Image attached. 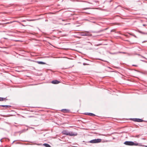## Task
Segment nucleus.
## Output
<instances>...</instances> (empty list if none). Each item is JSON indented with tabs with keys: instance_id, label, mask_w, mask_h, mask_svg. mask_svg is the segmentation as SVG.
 <instances>
[{
	"instance_id": "nucleus-9",
	"label": "nucleus",
	"mask_w": 147,
	"mask_h": 147,
	"mask_svg": "<svg viewBox=\"0 0 147 147\" xmlns=\"http://www.w3.org/2000/svg\"><path fill=\"white\" fill-rule=\"evenodd\" d=\"M33 61L34 62H35L36 63H37L39 64L44 65V64H46V63L45 62H44L42 61Z\"/></svg>"
},
{
	"instance_id": "nucleus-44",
	"label": "nucleus",
	"mask_w": 147,
	"mask_h": 147,
	"mask_svg": "<svg viewBox=\"0 0 147 147\" xmlns=\"http://www.w3.org/2000/svg\"><path fill=\"white\" fill-rule=\"evenodd\" d=\"M31 84L29 85H31ZM28 86H29V85H28Z\"/></svg>"
},
{
	"instance_id": "nucleus-5",
	"label": "nucleus",
	"mask_w": 147,
	"mask_h": 147,
	"mask_svg": "<svg viewBox=\"0 0 147 147\" xmlns=\"http://www.w3.org/2000/svg\"><path fill=\"white\" fill-rule=\"evenodd\" d=\"M130 120L134 122H145L147 123V121L143 120L142 119L137 118H130Z\"/></svg>"
},
{
	"instance_id": "nucleus-42",
	"label": "nucleus",
	"mask_w": 147,
	"mask_h": 147,
	"mask_svg": "<svg viewBox=\"0 0 147 147\" xmlns=\"http://www.w3.org/2000/svg\"><path fill=\"white\" fill-rule=\"evenodd\" d=\"M28 34H29V32L28 31Z\"/></svg>"
},
{
	"instance_id": "nucleus-24",
	"label": "nucleus",
	"mask_w": 147,
	"mask_h": 147,
	"mask_svg": "<svg viewBox=\"0 0 147 147\" xmlns=\"http://www.w3.org/2000/svg\"><path fill=\"white\" fill-rule=\"evenodd\" d=\"M130 35L134 36V37L136 38H137V37L134 34H131Z\"/></svg>"
},
{
	"instance_id": "nucleus-22",
	"label": "nucleus",
	"mask_w": 147,
	"mask_h": 147,
	"mask_svg": "<svg viewBox=\"0 0 147 147\" xmlns=\"http://www.w3.org/2000/svg\"><path fill=\"white\" fill-rule=\"evenodd\" d=\"M83 65H89V64L87 63H83Z\"/></svg>"
},
{
	"instance_id": "nucleus-41",
	"label": "nucleus",
	"mask_w": 147,
	"mask_h": 147,
	"mask_svg": "<svg viewBox=\"0 0 147 147\" xmlns=\"http://www.w3.org/2000/svg\"><path fill=\"white\" fill-rule=\"evenodd\" d=\"M9 23H7L6 24H9Z\"/></svg>"
},
{
	"instance_id": "nucleus-18",
	"label": "nucleus",
	"mask_w": 147,
	"mask_h": 147,
	"mask_svg": "<svg viewBox=\"0 0 147 147\" xmlns=\"http://www.w3.org/2000/svg\"><path fill=\"white\" fill-rule=\"evenodd\" d=\"M31 108V107L28 106V111H30L31 112H33V111L32 110H30V109Z\"/></svg>"
},
{
	"instance_id": "nucleus-19",
	"label": "nucleus",
	"mask_w": 147,
	"mask_h": 147,
	"mask_svg": "<svg viewBox=\"0 0 147 147\" xmlns=\"http://www.w3.org/2000/svg\"><path fill=\"white\" fill-rule=\"evenodd\" d=\"M98 59L99 60H101V61H104V62H108V61H105V60H102V59H99V58H98Z\"/></svg>"
},
{
	"instance_id": "nucleus-16",
	"label": "nucleus",
	"mask_w": 147,
	"mask_h": 147,
	"mask_svg": "<svg viewBox=\"0 0 147 147\" xmlns=\"http://www.w3.org/2000/svg\"><path fill=\"white\" fill-rule=\"evenodd\" d=\"M138 145V146H143V147H147V146L145 145H142L141 144V143H139Z\"/></svg>"
},
{
	"instance_id": "nucleus-27",
	"label": "nucleus",
	"mask_w": 147,
	"mask_h": 147,
	"mask_svg": "<svg viewBox=\"0 0 147 147\" xmlns=\"http://www.w3.org/2000/svg\"><path fill=\"white\" fill-rule=\"evenodd\" d=\"M37 144L38 146L42 145V144Z\"/></svg>"
},
{
	"instance_id": "nucleus-38",
	"label": "nucleus",
	"mask_w": 147,
	"mask_h": 147,
	"mask_svg": "<svg viewBox=\"0 0 147 147\" xmlns=\"http://www.w3.org/2000/svg\"><path fill=\"white\" fill-rule=\"evenodd\" d=\"M145 34H147V33L145 32Z\"/></svg>"
},
{
	"instance_id": "nucleus-10",
	"label": "nucleus",
	"mask_w": 147,
	"mask_h": 147,
	"mask_svg": "<svg viewBox=\"0 0 147 147\" xmlns=\"http://www.w3.org/2000/svg\"><path fill=\"white\" fill-rule=\"evenodd\" d=\"M84 114L86 115L91 116H97L94 114L91 113H84Z\"/></svg>"
},
{
	"instance_id": "nucleus-21",
	"label": "nucleus",
	"mask_w": 147,
	"mask_h": 147,
	"mask_svg": "<svg viewBox=\"0 0 147 147\" xmlns=\"http://www.w3.org/2000/svg\"><path fill=\"white\" fill-rule=\"evenodd\" d=\"M1 106L3 107H5L6 108L8 107H10L9 106L7 105H2Z\"/></svg>"
},
{
	"instance_id": "nucleus-43",
	"label": "nucleus",
	"mask_w": 147,
	"mask_h": 147,
	"mask_svg": "<svg viewBox=\"0 0 147 147\" xmlns=\"http://www.w3.org/2000/svg\"><path fill=\"white\" fill-rule=\"evenodd\" d=\"M124 132V133H127V132Z\"/></svg>"
},
{
	"instance_id": "nucleus-15",
	"label": "nucleus",
	"mask_w": 147,
	"mask_h": 147,
	"mask_svg": "<svg viewBox=\"0 0 147 147\" xmlns=\"http://www.w3.org/2000/svg\"><path fill=\"white\" fill-rule=\"evenodd\" d=\"M7 99L6 98H3L0 97V101H3L4 100H7Z\"/></svg>"
},
{
	"instance_id": "nucleus-7",
	"label": "nucleus",
	"mask_w": 147,
	"mask_h": 147,
	"mask_svg": "<svg viewBox=\"0 0 147 147\" xmlns=\"http://www.w3.org/2000/svg\"><path fill=\"white\" fill-rule=\"evenodd\" d=\"M60 82V81L57 80H52L51 83L54 84H57Z\"/></svg>"
},
{
	"instance_id": "nucleus-17",
	"label": "nucleus",
	"mask_w": 147,
	"mask_h": 147,
	"mask_svg": "<svg viewBox=\"0 0 147 147\" xmlns=\"http://www.w3.org/2000/svg\"><path fill=\"white\" fill-rule=\"evenodd\" d=\"M28 117L29 118H31L32 117L33 118V120H35L34 119L35 118V117L34 116H28Z\"/></svg>"
},
{
	"instance_id": "nucleus-14",
	"label": "nucleus",
	"mask_w": 147,
	"mask_h": 147,
	"mask_svg": "<svg viewBox=\"0 0 147 147\" xmlns=\"http://www.w3.org/2000/svg\"><path fill=\"white\" fill-rule=\"evenodd\" d=\"M86 34L85 32H82L80 33V35L81 36H86Z\"/></svg>"
},
{
	"instance_id": "nucleus-30",
	"label": "nucleus",
	"mask_w": 147,
	"mask_h": 147,
	"mask_svg": "<svg viewBox=\"0 0 147 147\" xmlns=\"http://www.w3.org/2000/svg\"><path fill=\"white\" fill-rule=\"evenodd\" d=\"M135 71H137L138 72H139L140 73H143L142 72H140V71H138V70H135Z\"/></svg>"
},
{
	"instance_id": "nucleus-28",
	"label": "nucleus",
	"mask_w": 147,
	"mask_h": 147,
	"mask_svg": "<svg viewBox=\"0 0 147 147\" xmlns=\"http://www.w3.org/2000/svg\"><path fill=\"white\" fill-rule=\"evenodd\" d=\"M133 66H135V67H137L138 66V65H132Z\"/></svg>"
},
{
	"instance_id": "nucleus-13",
	"label": "nucleus",
	"mask_w": 147,
	"mask_h": 147,
	"mask_svg": "<svg viewBox=\"0 0 147 147\" xmlns=\"http://www.w3.org/2000/svg\"><path fill=\"white\" fill-rule=\"evenodd\" d=\"M42 146L46 147H51V146L47 143H44L42 144Z\"/></svg>"
},
{
	"instance_id": "nucleus-25",
	"label": "nucleus",
	"mask_w": 147,
	"mask_h": 147,
	"mask_svg": "<svg viewBox=\"0 0 147 147\" xmlns=\"http://www.w3.org/2000/svg\"><path fill=\"white\" fill-rule=\"evenodd\" d=\"M119 53H123V54H126V53H127L125 52H119Z\"/></svg>"
},
{
	"instance_id": "nucleus-4",
	"label": "nucleus",
	"mask_w": 147,
	"mask_h": 147,
	"mask_svg": "<svg viewBox=\"0 0 147 147\" xmlns=\"http://www.w3.org/2000/svg\"><path fill=\"white\" fill-rule=\"evenodd\" d=\"M39 19H31L28 16V26L33 27L34 24V22Z\"/></svg>"
},
{
	"instance_id": "nucleus-35",
	"label": "nucleus",
	"mask_w": 147,
	"mask_h": 147,
	"mask_svg": "<svg viewBox=\"0 0 147 147\" xmlns=\"http://www.w3.org/2000/svg\"><path fill=\"white\" fill-rule=\"evenodd\" d=\"M138 136H138L137 135L135 137H138Z\"/></svg>"
},
{
	"instance_id": "nucleus-23",
	"label": "nucleus",
	"mask_w": 147,
	"mask_h": 147,
	"mask_svg": "<svg viewBox=\"0 0 147 147\" xmlns=\"http://www.w3.org/2000/svg\"><path fill=\"white\" fill-rule=\"evenodd\" d=\"M139 32L141 34H145V32H142L141 31H139Z\"/></svg>"
},
{
	"instance_id": "nucleus-39",
	"label": "nucleus",
	"mask_w": 147,
	"mask_h": 147,
	"mask_svg": "<svg viewBox=\"0 0 147 147\" xmlns=\"http://www.w3.org/2000/svg\"><path fill=\"white\" fill-rule=\"evenodd\" d=\"M142 140H145V139L144 138H142Z\"/></svg>"
},
{
	"instance_id": "nucleus-34",
	"label": "nucleus",
	"mask_w": 147,
	"mask_h": 147,
	"mask_svg": "<svg viewBox=\"0 0 147 147\" xmlns=\"http://www.w3.org/2000/svg\"><path fill=\"white\" fill-rule=\"evenodd\" d=\"M146 24H143V26H146Z\"/></svg>"
},
{
	"instance_id": "nucleus-8",
	"label": "nucleus",
	"mask_w": 147,
	"mask_h": 147,
	"mask_svg": "<svg viewBox=\"0 0 147 147\" xmlns=\"http://www.w3.org/2000/svg\"><path fill=\"white\" fill-rule=\"evenodd\" d=\"M107 29V28H106L104 29L101 30L97 31H91L92 32L94 33H98L101 32H102L104 30H106Z\"/></svg>"
},
{
	"instance_id": "nucleus-31",
	"label": "nucleus",
	"mask_w": 147,
	"mask_h": 147,
	"mask_svg": "<svg viewBox=\"0 0 147 147\" xmlns=\"http://www.w3.org/2000/svg\"><path fill=\"white\" fill-rule=\"evenodd\" d=\"M141 61H143V62H146V61H144V60H140Z\"/></svg>"
},
{
	"instance_id": "nucleus-1",
	"label": "nucleus",
	"mask_w": 147,
	"mask_h": 147,
	"mask_svg": "<svg viewBox=\"0 0 147 147\" xmlns=\"http://www.w3.org/2000/svg\"><path fill=\"white\" fill-rule=\"evenodd\" d=\"M61 133L63 135L70 136H75L78 135V133L76 132L73 131H68L66 130H64L62 131Z\"/></svg>"
},
{
	"instance_id": "nucleus-36",
	"label": "nucleus",
	"mask_w": 147,
	"mask_h": 147,
	"mask_svg": "<svg viewBox=\"0 0 147 147\" xmlns=\"http://www.w3.org/2000/svg\"><path fill=\"white\" fill-rule=\"evenodd\" d=\"M92 22L93 23H95L96 22H95V21H94V22Z\"/></svg>"
},
{
	"instance_id": "nucleus-26",
	"label": "nucleus",
	"mask_w": 147,
	"mask_h": 147,
	"mask_svg": "<svg viewBox=\"0 0 147 147\" xmlns=\"http://www.w3.org/2000/svg\"><path fill=\"white\" fill-rule=\"evenodd\" d=\"M34 129V128L28 126V129Z\"/></svg>"
},
{
	"instance_id": "nucleus-6",
	"label": "nucleus",
	"mask_w": 147,
	"mask_h": 147,
	"mask_svg": "<svg viewBox=\"0 0 147 147\" xmlns=\"http://www.w3.org/2000/svg\"><path fill=\"white\" fill-rule=\"evenodd\" d=\"M102 139L99 138L95 139L90 140L88 142L91 143H98L101 142Z\"/></svg>"
},
{
	"instance_id": "nucleus-37",
	"label": "nucleus",
	"mask_w": 147,
	"mask_h": 147,
	"mask_svg": "<svg viewBox=\"0 0 147 147\" xmlns=\"http://www.w3.org/2000/svg\"><path fill=\"white\" fill-rule=\"evenodd\" d=\"M142 57H143V58H144L145 59H146V58H145L144 57H143V56H142Z\"/></svg>"
},
{
	"instance_id": "nucleus-3",
	"label": "nucleus",
	"mask_w": 147,
	"mask_h": 147,
	"mask_svg": "<svg viewBox=\"0 0 147 147\" xmlns=\"http://www.w3.org/2000/svg\"><path fill=\"white\" fill-rule=\"evenodd\" d=\"M123 144L129 146H138L139 144L136 141L134 142L131 141H126L123 143Z\"/></svg>"
},
{
	"instance_id": "nucleus-29",
	"label": "nucleus",
	"mask_w": 147,
	"mask_h": 147,
	"mask_svg": "<svg viewBox=\"0 0 147 147\" xmlns=\"http://www.w3.org/2000/svg\"><path fill=\"white\" fill-rule=\"evenodd\" d=\"M144 125H143V124H142V125H140V127H143V126H144Z\"/></svg>"
},
{
	"instance_id": "nucleus-2",
	"label": "nucleus",
	"mask_w": 147,
	"mask_h": 147,
	"mask_svg": "<svg viewBox=\"0 0 147 147\" xmlns=\"http://www.w3.org/2000/svg\"><path fill=\"white\" fill-rule=\"evenodd\" d=\"M86 3H88L91 5H90L91 7H96L99 5V3L98 1L91 0L89 1H85Z\"/></svg>"
},
{
	"instance_id": "nucleus-40",
	"label": "nucleus",
	"mask_w": 147,
	"mask_h": 147,
	"mask_svg": "<svg viewBox=\"0 0 147 147\" xmlns=\"http://www.w3.org/2000/svg\"><path fill=\"white\" fill-rule=\"evenodd\" d=\"M138 55H140L139 54H138Z\"/></svg>"
},
{
	"instance_id": "nucleus-20",
	"label": "nucleus",
	"mask_w": 147,
	"mask_h": 147,
	"mask_svg": "<svg viewBox=\"0 0 147 147\" xmlns=\"http://www.w3.org/2000/svg\"><path fill=\"white\" fill-rule=\"evenodd\" d=\"M109 53L111 54H112V55H114V54H117V53H115V52H114V53H111V52H109Z\"/></svg>"
},
{
	"instance_id": "nucleus-11",
	"label": "nucleus",
	"mask_w": 147,
	"mask_h": 147,
	"mask_svg": "<svg viewBox=\"0 0 147 147\" xmlns=\"http://www.w3.org/2000/svg\"><path fill=\"white\" fill-rule=\"evenodd\" d=\"M61 111L64 113H67L70 112V110L67 109H63L61 110Z\"/></svg>"
},
{
	"instance_id": "nucleus-12",
	"label": "nucleus",
	"mask_w": 147,
	"mask_h": 147,
	"mask_svg": "<svg viewBox=\"0 0 147 147\" xmlns=\"http://www.w3.org/2000/svg\"><path fill=\"white\" fill-rule=\"evenodd\" d=\"M85 32H86V34H87L86 35V36H92V34H90L89 32L85 31Z\"/></svg>"
},
{
	"instance_id": "nucleus-33",
	"label": "nucleus",
	"mask_w": 147,
	"mask_h": 147,
	"mask_svg": "<svg viewBox=\"0 0 147 147\" xmlns=\"http://www.w3.org/2000/svg\"><path fill=\"white\" fill-rule=\"evenodd\" d=\"M90 9V8H85V9Z\"/></svg>"
},
{
	"instance_id": "nucleus-32",
	"label": "nucleus",
	"mask_w": 147,
	"mask_h": 147,
	"mask_svg": "<svg viewBox=\"0 0 147 147\" xmlns=\"http://www.w3.org/2000/svg\"><path fill=\"white\" fill-rule=\"evenodd\" d=\"M146 41H147L145 40V41H143L142 42V43H144V42H146Z\"/></svg>"
}]
</instances>
